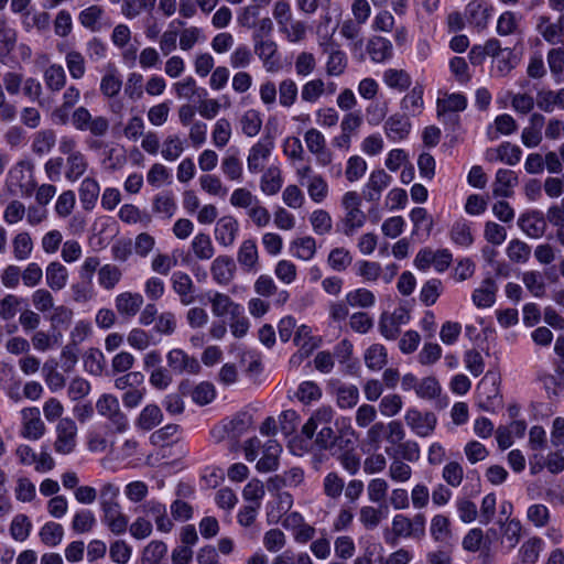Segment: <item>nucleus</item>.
I'll return each mask as SVG.
<instances>
[{"label":"nucleus","mask_w":564,"mask_h":564,"mask_svg":"<svg viewBox=\"0 0 564 564\" xmlns=\"http://www.w3.org/2000/svg\"><path fill=\"white\" fill-rule=\"evenodd\" d=\"M518 225L522 231L531 238L542 237L546 228L545 218L543 214L538 210L521 215L518 219Z\"/></svg>","instance_id":"obj_20"},{"label":"nucleus","mask_w":564,"mask_h":564,"mask_svg":"<svg viewBox=\"0 0 564 564\" xmlns=\"http://www.w3.org/2000/svg\"><path fill=\"white\" fill-rule=\"evenodd\" d=\"M501 544L508 551L513 550L521 539L522 524L518 519H509L500 521Z\"/></svg>","instance_id":"obj_34"},{"label":"nucleus","mask_w":564,"mask_h":564,"mask_svg":"<svg viewBox=\"0 0 564 564\" xmlns=\"http://www.w3.org/2000/svg\"><path fill=\"white\" fill-rule=\"evenodd\" d=\"M13 256L19 261L30 258L33 251V241L29 232L22 231L12 239Z\"/></svg>","instance_id":"obj_51"},{"label":"nucleus","mask_w":564,"mask_h":564,"mask_svg":"<svg viewBox=\"0 0 564 564\" xmlns=\"http://www.w3.org/2000/svg\"><path fill=\"white\" fill-rule=\"evenodd\" d=\"M367 52L372 62L384 63L392 57V43L382 36H373L367 43Z\"/></svg>","instance_id":"obj_30"},{"label":"nucleus","mask_w":564,"mask_h":564,"mask_svg":"<svg viewBox=\"0 0 564 564\" xmlns=\"http://www.w3.org/2000/svg\"><path fill=\"white\" fill-rule=\"evenodd\" d=\"M279 94V102L284 108L293 106L297 99V85L292 78H285L276 88Z\"/></svg>","instance_id":"obj_54"},{"label":"nucleus","mask_w":564,"mask_h":564,"mask_svg":"<svg viewBox=\"0 0 564 564\" xmlns=\"http://www.w3.org/2000/svg\"><path fill=\"white\" fill-rule=\"evenodd\" d=\"M404 421L410 430L419 437L430 436L437 423L436 415L433 412L422 413L415 408L408 409Z\"/></svg>","instance_id":"obj_8"},{"label":"nucleus","mask_w":564,"mask_h":564,"mask_svg":"<svg viewBox=\"0 0 564 564\" xmlns=\"http://www.w3.org/2000/svg\"><path fill=\"white\" fill-rule=\"evenodd\" d=\"M283 185L282 172L275 166H269L260 180V188L263 194L273 196L278 194Z\"/></svg>","instance_id":"obj_37"},{"label":"nucleus","mask_w":564,"mask_h":564,"mask_svg":"<svg viewBox=\"0 0 564 564\" xmlns=\"http://www.w3.org/2000/svg\"><path fill=\"white\" fill-rule=\"evenodd\" d=\"M291 251L294 257L301 260H311L316 252V242L313 237H302L291 243Z\"/></svg>","instance_id":"obj_52"},{"label":"nucleus","mask_w":564,"mask_h":564,"mask_svg":"<svg viewBox=\"0 0 564 564\" xmlns=\"http://www.w3.org/2000/svg\"><path fill=\"white\" fill-rule=\"evenodd\" d=\"M518 184V177L511 170L499 169L492 184V194L495 197H511L512 188Z\"/></svg>","instance_id":"obj_23"},{"label":"nucleus","mask_w":564,"mask_h":564,"mask_svg":"<svg viewBox=\"0 0 564 564\" xmlns=\"http://www.w3.org/2000/svg\"><path fill=\"white\" fill-rule=\"evenodd\" d=\"M411 130V122L406 115L394 113L384 123V131L392 141L405 139Z\"/></svg>","instance_id":"obj_22"},{"label":"nucleus","mask_w":564,"mask_h":564,"mask_svg":"<svg viewBox=\"0 0 564 564\" xmlns=\"http://www.w3.org/2000/svg\"><path fill=\"white\" fill-rule=\"evenodd\" d=\"M254 52L263 62L268 72H275L279 68L276 52L278 45L272 40H260L254 44Z\"/></svg>","instance_id":"obj_25"},{"label":"nucleus","mask_w":564,"mask_h":564,"mask_svg":"<svg viewBox=\"0 0 564 564\" xmlns=\"http://www.w3.org/2000/svg\"><path fill=\"white\" fill-rule=\"evenodd\" d=\"M322 53L327 56L325 63V72L329 77H338L343 75L348 65L346 53L340 48V45L335 42L332 36L325 37L319 41Z\"/></svg>","instance_id":"obj_6"},{"label":"nucleus","mask_w":564,"mask_h":564,"mask_svg":"<svg viewBox=\"0 0 564 564\" xmlns=\"http://www.w3.org/2000/svg\"><path fill=\"white\" fill-rule=\"evenodd\" d=\"M522 282L528 291L535 297H543L546 292L544 278L539 271H527L522 274Z\"/></svg>","instance_id":"obj_55"},{"label":"nucleus","mask_w":564,"mask_h":564,"mask_svg":"<svg viewBox=\"0 0 564 564\" xmlns=\"http://www.w3.org/2000/svg\"><path fill=\"white\" fill-rule=\"evenodd\" d=\"M32 523L28 516L17 514L10 524V535L13 540L23 542L25 541L31 532Z\"/></svg>","instance_id":"obj_61"},{"label":"nucleus","mask_w":564,"mask_h":564,"mask_svg":"<svg viewBox=\"0 0 564 564\" xmlns=\"http://www.w3.org/2000/svg\"><path fill=\"white\" fill-rule=\"evenodd\" d=\"M391 181V175L384 170H373L362 188V197L370 203L379 202L382 192L390 185Z\"/></svg>","instance_id":"obj_11"},{"label":"nucleus","mask_w":564,"mask_h":564,"mask_svg":"<svg viewBox=\"0 0 564 564\" xmlns=\"http://www.w3.org/2000/svg\"><path fill=\"white\" fill-rule=\"evenodd\" d=\"M423 87L416 85L401 100V108L411 116H416L423 108Z\"/></svg>","instance_id":"obj_47"},{"label":"nucleus","mask_w":564,"mask_h":564,"mask_svg":"<svg viewBox=\"0 0 564 564\" xmlns=\"http://www.w3.org/2000/svg\"><path fill=\"white\" fill-rule=\"evenodd\" d=\"M79 200L85 210H91L98 200L100 186L96 178L87 176L79 186Z\"/></svg>","instance_id":"obj_31"},{"label":"nucleus","mask_w":564,"mask_h":564,"mask_svg":"<svg viewBox=\"0 0 564 564\" xmlns=\"http://www.w3.org/2000/svg\"><path fill=\"white\" fill-rule=\"evenodd\" d=\"M45 279L46 285L52 291H61L63 290L68 281V270L67 268L58 261H53L48 263L45 270Z\"/></svg>","instance_id":"obj_28"},{"label":"nucleus","mask_w":564,"mask_h":564,"mask_svg":"<svg viewBox=\"0 0 564 564\" xmlns=\"http://www.w3.org/2000/svg\"><path fill=\"white\" fill-rule=\"evenodd\" d=\"M467 99L462 94H451L437 100V115L444 118L448 112H458L465 110Z\"/></svg>","instance_id":"obj_43"},{"label":"nucleus","mask_w":564,"mask_h":564,"mask_svg":"<svg viewBox=\"0 0 564 564\" xmlns=\"http://www.w3.org/2000/svg\"><path fill=\"white\" fill-rule=\"evenodd\" d=\"M324 94H326V83L322 78L306 82L301 89V98L311 104L316 102Z\"/></svg>","instance_id":"obj_56"},{"label":"nucleus","mask_w":564,"mask_h":564,"mask_svg":"<svg viewBox=\"0 0 564 564\" xmlns=\"http://www.w3.org/2000/svg\"><path fill=\"white\" fill-rule=\"evenodd\" d=\"M361 200V196L355 191L346 192L341 197L344 216L337 227L347 237H351L367 221V215L360 208Z\"/></svg>","instance_id":"obj_3"},{"label":"nucleus","mask_w":564,"mask_h":564,"mask_svg":"<svg viewBox=\"0 0 564 564\" xmlns=\"http://www.w3.org/2000/svg\"><path fill=\"white\" fill-rule=\"evenodd\" d=\"M77 425L74 420L63 417L56 425V440L54 449L62 455L70 454L77 444Z\"/></svg>","instance_id":"obj_7"},{"label":"nucleus","mask_w":564,"mask_h":564,"mask_svg":"<svg viewBox=\"0 0 564 564\" xmlns=\"http://www.w3.org/2000/svg\"><path fill=\"white\" fill-rule=\"evenodd\" d=\"M538 31L550 44L564 43V31L556 23H551L547 17H540Z\"/></svg>","instance_id":"obj_45"},{"label":"nucleus","mask_w":564,"mask_h":564,"mask_svg":"<svg viewBox=\"0 0 564 564\" xmlns=\"http://www.w3.org/2000/svg\"><path fill=\"white\" fill-rule=\"evenodd\" d=\"M221 172L230 181L240 182L242 180V163L237 153L229 151L221 160Z\"/></svg>","instance_id":"obj_48"},{"label":"nucleus","mask_w":564,"mask_h":564,"mask_svg":"<svg viewBox=\"0 0 564 564\" xmlns=\"http://www.w3.org/2000/svg\"><path fill=\"white\" fill-rule=\"evenodd\" d=\"M119 487L112 482L104 484L99 490L101 521L116 535L124 534L129 524V518L123 513L119 502Z\"/></svg>","instance_id":"obj_1"},{"label":"nucleus","mask_w":564,"mask_h":564,"mask_svg":"<svg viewBox=\"0 0 564 564\" xmlns=\"http://www.w3.org/2000/svg\"><path fill=\"white\" fill-rule=\"evenodd\" d=\"M535 101L536 106L545 112H552L555 107L564 109V88L557 91L542 89L538 91Z\"/></svg>","instance_id":"obj_39"},{"label":"nucleus","mask_w":564,"mask_h":564,"mask_svg":"<svg viewBox=\"0 0 564 564\" xmlns=\"http://www.w3.org/2000/svg\"><path fill=\"white\" fill-rule=\"evenodd\" d=\"M44 381L52 392L62 390L66 384V378L57 369V364L54 360L44 362L42 368Z\"/></svg>","instance_id":"obj_40"},{"label":"nucleus","mask_w":564,"mask_h":564,"mask_svg":"<svg viewBox=\"0 0 564 564\" xmlns=\"http://www.w3.org/2000/svg\"><path fill=\"white\" fill-rule=\"evenodd\" d=\"M58 335L36 329L31 335L30 344L36 351L44 352L53 349L58 344Z\"/></svg>","instance_id":"obj_62"},{"label":"nucleus","mask_w":564,"mask_h":564,"mask_svg":"<svg viewBox=\"0 0 564 564\" xmlns=\"http://www.w3.org/2000/svg\"><path fill=\"white\" fill-rule=\"evenodd\" d=\"M346 302L352 307L368 308L375 305L376 296L368 289H356L346 294Z\"/></svg>","instance_id":"obj_57"},{"label":"nucleus","mask_w":564,"mask_h":564,"mask_svg":"<svg viewBox=\"0 0 564 564\" xmlns=\"http://www.w3.org/2000/svg\"><path fill=\"white\" fill-rule=\"evenodd\" d=\"M522 151L518 145L509 142L501 143L496 149L486 152V159L490 162L500 161L508 165H516L521 159Z\"/></svg>","instance_id":"obj_21"},{"label":"nucleus","mask_w":564,"mask_h":564,"mask_svg":"<svg viewBox=\"0 0 564 564\" xmlns=\"http://www.w3.org/2000/svg\"><path fill=\"white\" fill-rule=\"evenodd\" d=\"M236 272V263L229 256L221 254L216 257L210 265L213 280L219 285L229 284Z\"/></svg>","instance_id":"obj_16"},{"label":"nucleus","mask_w":564,"mask_h":564,"mask_svg":"<svg viewBox=\"0 0 564 564\" xmlns=\"http://www.w3.org/2000/svg\"><path fill=\"white\" fill-rule=\"evenodd\" d=\"M304 141L307 150L316 156L321 165L325 166L332 162V154L326 149L325 137L319 130L315 128L308 129L304 134Z\"/></svg>","instance_id":"obj_13"},{"label":"nucleus","mask_w":564,"mask_h":564,"mask_svg":"<svg viewBox=\"0 0 564 564\" xmlns=\"http://www.w3.org/2000/svg\"><path fill=\"white\" fill-rule=\"evenodd\" d=\"M43 80L48 91L56 94L66 87V72L59 64H51L43 72Z\"/></svg>","instance_id":"obj_27"},{"label":"nucleus","mask_w":564,"mask_h":564,"mask_svg":"<svg viewBox=\"0 0 564 564\" xmlns=\"http://www.w3.org/2000/svg\"><path fill=\"white\" fill-rule=\"evenodd\" d=\"M105 11L100 6L93 4L84 10L80 11L78 15V20L80 24L93 31L96 32L100 30V20L104 15Z\"/></svg>","instance_id":"obj_50"},{"label":"nucleus","mask_w":564,"mask_h":564,"mask_svg":"<svg viewBox=\"0 0 564 564\" xmlns=\"http://www.w3.org/2000/svg\"><path fill=\"white\" fill-rule=\"evenodd\" d=\"M465 14L470 24L478 29L486 28L489 18V10L484 4L477 1L469 2L466 7Z\"/></svg>","instance_id":"obj_49"},{"label":"nucleus","mask_w":564,"mask_h":564,"mask_svg":"<svg viewBox=\"0 0 564 564\" xmlns=\"http://www.w3.org/2000/svg\"><path fill=\"white\" fill-rule=\"evenodd\" d=\"M238 230L239 224L234 216H223L215 226V239L220 246L230 247L237 238Z\"/></svg>","instance_id":"obj_18"},{"label":"nucleus","mask_w":564,"mask_h":564,"mask_svg":"<svg viewBox=\"0 0 564 564\" xmlns=\"http://www.w3.org/2000/svg\"><path fill=\"white\" fill-rule=\"evenodd\" d=\"M241 130L247 137H256L262 127L260 112L254 109L247 110L240 119Z\"/></svg>","instance_id":"obj_63"},{"label":"nucleus","mask_w":564,"mask_h":564,"mask_svg":"<svg viewBox=\"0 0 564 564\" xmlns=\"http://www.w3.org/2000/svg\"><path fill=\"white\" fill-rule=\"evenodd\" d=\"M278 28L285 40L292 44L302 43L307 37L308 26L304 21L292 18Z\"/></svg>","instance_id":"obj_29"},{"label":"nucleus","mask_w":564,"mask_h":564,"mask_svg":"<svg viewBox=\"0 0 564 564\" xmlns=\"http://www.w3.org/2000/svg\"><path fill=\"white\" fill-rule=\"evenodd\" d=\"M307 193L314 203L319 204L328 195V184L322 175H312L307 182Z\"/></svg>","instance_id":"obj_59"},{"label":"nucleus","mask_w":564,"mask_h":564,"mask_svg":"<svg viewBox=\"0 0 564 564\" xmlns=\"http://www.w3.org/2000/svg\"><path fill=\"white\" fill-rule=\"evenodd\" d=\"M544 542L539 536L528 539L519 549V558L524 564H535L543 550Z\"/></svg>","instance_id":"obj_41"},{"label":"nucleus","mask_w":564,"mask_h":564,"mask_svg":"<svg viewBox=\"0 0 564 564\" xmlns=\"http://www.w3.org/2000/svg\"><path fill=\"white\" fill-rule=\"evenodd\" d=\"M56 143V134L51 129L37 131L32 141V151L36 155H44L51 152Z\"/></svg>","instance_id":"obj_44"},{"label":"nucleus","mask_w":564,"mask_h":564,"mask_svg":"<svg viewBox=\"0 0 564 564\" xmlns=\"http://www.w3.org/2000/svg\"><path fill=\"white\" fill-rule=\"evenodd\" d=\"M167 365L175 373H197L200 370L198 360L188 356L184 350L175 348L166 356Z\"/></svg>","instance_id":"obj_14"},{"label":"nucleus","mask_w":564,"mask_h":564,"mask_svg":"<svg viewBox=\"0 0 564 564\" xmlns=\"http://www.w3.org/2000/svg\"><path fill=\"white\" fill-rule=\"evenodd\" d=\"M69 121L78 131H89L94 137H104L108 133L110 123L104 116L93 117L86 107H77L69 113Z\"/></svg>","instance_id":"obj_4"},{"label":"nucleus","mask_w":564,"mask_h":564,"mask_svg":"<svg viewBox=\"0 0 564 564\" xmlns=\"http://www.w3.org/2000/svg\"><path fill=\"white\" fill-rule=\"evenodd\" d=\"M293 506V497L291 494L283 491L278 492L275 502L268 507L267 520L269 524H278L283 514L288 513Z\"/></svg>","instance_id":"obj_32"},{"label":"nucleus","mask_w":564,"mask_h":564,"mask_svg":"<svg viewBox=\"0 0 564 564\" xmlns=\"http://www.w3.org/2000/svg\"><path fill=\"white\" fill-rule=\"evenodd\" d=\"M97 274L99 285L106 291L113 290L122 278V271L111 263L101 265Z\"/></svg>","instance_id":"obj_42"},{"label":"nucleus","mask_w":564,"mask_h":564,"mask_svg":"<svg viewBox=\"0 0 564 564\" xmlns=\"http://www.w3.org/2000/svg\"><path fill=\"white\" fill-rule=\"evenodd\" d=\"M390 446L384 452L390 458H399L408 463H416L421 457L417 442L405 438V430L398 420L388 423V435L384 436Z\"/></svg>","instance_id":"obj_2"},{"label":"nucleus","mask_w":564,"mask_h":564,"mask_svg":"<svg viewBox=\"0 0 564 564\" xmlns=\"http://www.w3.org/2000/svg\"><path fill=\"white\" fill-rule=\"evenodd\" d=\"M88 169V161L84 153L66 158L65 177L69 182H75L82 177Z\"/></svg>","instance_id":"obj_46"},{"label":"nucleus","mask_w":564,"mask_h":564,"mask_svg":"<svg viewBox=\"0 0 564 564\" xmlns=\"http://www.w3.org/2000/svg\"><path fill=\"white\" fill-rule=\"evenodd\" d=\"M96 410L99 415L107 419L113 431L123 433L129 426L127 415L121 411L119 400L109 393H104L96 402Z\"/></svg>","instance_id":"obj_5"},{"label":"nucleus","mask_w":564,"mask_h":564,"mask_svg":"<svg viewBox=\"0 0 564 564\" xmlns=\"http://www.w3.org/2000/svg\"><path fill=\"white\" fill-rule=\"evenodd\" d=\"M191 251L199 261H208L215 256V247L208 234L198 232L191 241Z\"/></svg>","instance_id":"obj_35"},{"label":"nucleus","mask_w":564,"mask_h":564,"mask_svg":"<svg viewBox=\"0 0 564 564\" xmlns=\"http://www.w3.org/2000/svg\"><path fill=\"white\" fill-rule=\"evenodd\" d=\"M143 305V296L137 292H122L115 299V307L123 318L134 317Z\"/></svg>","instance_id":"obj_17"},{"label":"nucleus","mask_w":564,"mask_h":564,"mask_svg":"<svg viewBox=\"0 0 564 564\" xmlns=\"http://www.w3.org/2000/svg\"><path fill=\"white\" fill-rule=\"evenodd\" d=\"M383 83L391 89L405 91L412 84L410 74L404 69L388 68L382 74Z\"/></svg>","instance_id":"obj_38"},{"label":"nucleus","mask_w":564,"mask_h":564,"mask_svg":"<svg viewBox=\"0 0 564 564\" xmlns=\"http://www.w3.org/2000/svg\"><path fill=\"white\" fill-rule=\"evenodd\" d=\"M258 259L259 253L256 240H243L237 253V260L239 264L248 272L254 271L257 269Z\"/></svg>","instance_id":"obj_33"},{"label":"nucleus","mask_w":564,"mask_h":564,"mask_svg":"<svg viewBox=\"0 0 564 564\" xmlns=\"http://www.w3.org/2000/svg\"><path fill=\"white\" fill-rule=\"evenodd\" d=\"M163 421V412L156 404L145 405L135 420V426L142 431H151Z\"/></svg>","instance_id":"obj_36"},{"label":"nucleus","mask_w":564,"mask_h":564,"mask_svg":"<svg viewBox=\"0 0 564 564\" xmlns=\"http://www.w3.org/2000/svg\"><path fill=\"white\" fill-rule=\"evenodd\" d=\"M527 519L535 528H544L550 523L551 512L545 505L533 503L527 509Z\"/></svg>","instance_id":"obj_64"},{"label":"nucleus","mask_w":564,"mask_h":564,"mask_svg":"<svg viewBox=\"0 0 564 564\" xmlns=\"http://www.w3.org/2000/svg\"><path fill=\"white\" fill-rule=\"evenodd\" d=\"M21 436L30 440L37 441L40 440L46 432V426L41 419V413L39 408H25L21 411Z\"/></svg>","instance_id":"obj_10"},{"label":"nucleus","mask_w":564,"mask_h":564,"mask_svg":"<svg viewBox=\"0 0 564 564\" xmlns=\"http://www.w3.org/2000/svg\"><path fill=\"white\" fill-rule=\"evenodd\" d=\"M67 70L73 79H80L86 73V62L84 55L78 51H69L65 55Z\"/></svg>","instance_id":"obj_60"},{"label":"nucleus","mask_w":564,"mask_h":564,"mask_svg":"<svg viewBox=\"0 0 564 564\" xmlns=\"http://www.w3.org/2000/svg\"><path fill=\"white\" fill-rule=\"evenodd\" d=\"M281 447L278 443L269 441L263 456L257 463V469L262 473L272 471L278 468V454Z\"/></svg>","instance_id":"obj_53"},{"label":"nucleus","mask_w":564,"mask_h":564,"mask_svg":"<svg viewBox=\"0 0 564 564\" xmlns=\"http://www.w3.org/2000/svg\"><path fill=\"white\" fill-rule=\"evenodd\" d=\"M273 148L274 141L270 135L262 137L250 148L247 158V167L251 174H257L263 170L264 162L271 155Z\"/></svg>","instance_id":"obj_9"},{"label":"nucleus","mask_w":564,"mask_h":564,"mask_svg":"<svg viewBox=\"0 0 564 564\" xmlns=\"http://www.w3.org/2000/svg\"><path fill=\"white\" fill-rule=\"evenodd\" d=\"M167 552V546L162 541H151L142 552V564H160Z\"/></svg>","instance_id":"obj_58"},{"label":"nucleus","mask_w":564,"mask_h":564,"mask_svg":"<svg viewBox=\"0 0 564 564\" xmlns=\"http://www.w3.org/2000/svg\"><path fill=\"white\" fill-rule=\"evenodd\" d=\"M212 305V312L216 317L230 315L237 317L242 314L243 308L240 304L234 302L227 294L220 292H213L208 295Z\"/></svg>","instance_id":"obj_19"},{"label":"nucleus","mask_w":564,"mask_h":564,"mask_svg":"<svg viewBox=\"0 0 564 564\" xmlns=\"http://www.w3.org/2000/svg\"><path fill=\"white\" fill-rule=\"evenodd\" d=\"M171 286L174 293L178 296L181 304L187 306L195 302L196 286L189 274L186 272H173L171 276Z\"/></svg>","instance_id":"obj_12"},{"label":"nucleus","mask_w":564,"mask_h":564,"mask_svg":"<svg viewBox=\"0 0 564 564\" xmlns=\"http://www.w3.org/2000/svg\"><path fill=\"white\" fill-rule=\"evenodd\" d=\"M79 99L80 90L75 85L67 86L62 96V104L52 113L53 119L59 124H66L69 121L70 110L78 104Z\"/></svg>","instance_id":"obj_15"},{"label":"nucleus","mask_w":564,"mask_h":564,"mask_svg":"<svg viewBox=\"0 0 564 564\" xmlns=\"http://www.w3.org/2000/svg\"><path fill=\"white\" fill-rule=\"evenodd\" d=\"M311 333V328L306 325H301L296 328L294 343L300 347V349L299 352L292 357L291 362L301 361L308 357V355L316 348L317 345Z\"/></svg>","instance_id":"obj_24"},{"label":"nucleus","mask_w":564,"mask_h":564,"mask_svg":"<svg viewBox=\"0 0 564 564\" xmlns=\"http://www.w3.org/2000/svg\"><path fill=\"white\" fill-rule=\"evenodd\" d=\"M497 284L491 278L485 279L480 286L475 289L471 295L473 303L479 308L494 305L496 301Z\"/></svg>","instance_id":"obj_26"}]
</instances>
